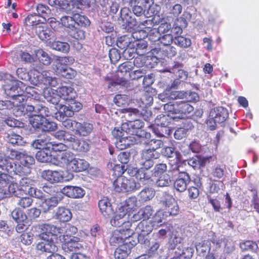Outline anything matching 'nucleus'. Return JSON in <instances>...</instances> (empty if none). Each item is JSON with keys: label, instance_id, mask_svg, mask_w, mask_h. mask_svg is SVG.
I'll use <instances>...</instances> for the list:
<instances>
[{"label": "nucleus", "instance_id": "f257e3e1", "mask_svg": "<svg viewBox=\"0 0 259 259\" xmlns=\"http://www.w3.org/2000/svg\"><path fill=\"white\" fill-rule=\"evenodd\" d=\"M40 233L37 235L41 241L36 245V249L41 252L52 253L47 259H65V258L57 253H54L58 251L57 243L58 237H61L63 230L50 224H43L39 225Z\"/></svg>", "mask_w": 259, "mask_h": 259}, {"label": "nucleus", "instance_id": "f03ea898", "mask_svg": "<svg viewBox=\"0 0 259 259\" xmlns=\"http://www.w3.org/2000/svg\"><path fill=\"white\" fill-rule=\"evenodd\" d=\"M42 108L46 109V114L40 112H33L34 114L30 117L29 121L32 126L36 131L42 132L54 131L57 129V124L53 121H50L46 117L53 116L55 112L42 104H39Z\"/></svg>", "mask_w": 259, "mask_h": 259}, {"label": "nucleus", "instance_id": "7ed1b4c3", "mask_svg": "<svg viewBox=\"0 0 259 259\" xmlns=\"http://www.w3.org/2000/svg\"><path fill=\"white\" fill-rule=\"evenodd\" d=\"M0 80L4 81L3 85L5 93L11 98L17 94L24 93L25 84L15 79L10 74L0 72Z\"/></svg>", "mask_w": 259, "mask_h": 259}, {"label": "nucleus", "instance_id": "20e7f679", "mask_svg": "<svg viewBox=\"0 0 259 259\" xmlns=\"http://www.w3.org/2000/svg\"><path fill=\"white\" fill-rule=\"evenodd\" d=\"M139 118L135 119L133 120H128V122L122 123L119 128L126 135L129 134L131 135V136H134L139 141H141V138L144 137L148 138L150 137V134L141 129L144 123Z\"/></svg>", "mask_w": 259, "mask_h": 259}, {"label": "nucleus", "instance_id": "39448f33", "mask_svg": "<svg viewBox=\"0 0 259 259\" xmlns=\"http://www.w3.org/2000/svg\"><path fill=\"white\" fill-rule=\"evenodd\" d=\"M4 167V172H0V187H3L11 182V179L17 180L15 176H23L25 171L20 165H15L13 163L3 162Z\"/></svg>", "mask_w": 259, "mask_h": 259}, {"label": "nucleus", "instance_id": "423d86ee", "mask_svg": "<svg viewBox=\"0 0 259 259\" xmlns=\"http://www.w3.org/2000/svg\"><path fill=\"white\" fill-rule=\"evenodd\" d=\"M113 185L114 190L117 192H132L141 187L140 183L136 182L134 178L128 179L122 176L118 177Z\"/></svg>", "mask_w": 259, "mask_h": 259}, {"label": "nucleus", "instance_id": "0eeeda50", "mask_svg": "<svg viewBox=\"0 0 259 259\" xmlns=\"http://www.w3.org/2000/svg\"><path fill=\"white\" fill-rule=\"evenodd\" d=\"M58 136H62L64 140L69 147L78 152H86L89 150V144L84 141L79 140L75 136L61 131L57 133Z\"/></svg>", "mask_w": 259, "mask_h": 259}, {"label": "nucleus", "instance_id": "6e6552de", "mask_svg": "<svg viewBox=\"0 0 259 259\" xmlns=\"http://www.w3.org/2000/svg\"><path fill=\"white\" fill-rule=\"evenodd\" d=\"M112 133L114 137L119 139L116 142V146L120 150L126 149L132 145L141 142L134 136H125L126 133L119 127H115Z\"/></svg>", "mask_w": 259, "mask_h": 259}, {"label": "nucleus", "instance_id": "1a4fd4ad", "mask_svg": "<svg viewBox=\"0 0 259 259\" xmlns=\"http://www.w3.org/2000/svg\"><path fill=\"white\" fill-rule=\"evenodd\" d=\"M13 113L16 116H21L32 112H40L42 114H46V109L42 108L39 104L35 105H26L21 104L14 105L12 108Z\"/></svg>", "mask_w": 259, "mask_h": 259}, {"label": "nucleus", "instance_id": "9d476101", "mask_svg": "<svg viewBox=\"0 0 259 259\" xmlns=\"http://www.w3.org/2000/svg\"><path fill=\"white\" fill-rule=\"evenodd\" d=\"M127 220L126 210L124 207H119L111 220L110 223L114 227H119L122 226V228H124V229H131L132 224Z\"/></svg>", "mask_w": 259, "mask_h": 259}, {"label": "nucleus", "instance_id": "9b49d317", "mask_svg": "<svg viewBox=\"0 0 259 259\" xmlns=\"http://www.w3.org/2000/svg\"><path fill=\"white\" fill-rule=\"evenodd\" d=\"M68 105L60 104L59 108L57 112L55 113V117L57 119H62L64 115L67 116H73L75 112L78 111L81 108V104L79 102H76L72 100Z\"/></svg>", "mask_w": 259, "mask_h": 259}, {"label": "nucleus", "instance_id": "f8f14e48", "mask_svg": "<svg viewBox=\"0 0 259 259\" xmlns=\"http://www.w3.org/2000/svg\"><path fill=\"white\" fill-rule=\"evenodd\" d=\"M140 156L141 165L146 169H149L153 166L154 160L159 157L160 153L157 151L149 148L143 150L140 153Z\"/></svg>", "mask_w": 259, "mask_h": 259}, {"label": "nucleus", "instance_id": "ddd939ff", "mask_svg": "<svg viewBox=\"0 0 259 259\" xmlns=\"http://www.w3.org/2000/svg\"><path fill=\"white\" fill-rule=\"evenodd\" d=\"M133 234L134 231L132 229H124V228L116 229L112 233L110 239V243L112 245L114 246L119 245L126 241Z\"/></svg>", "mask_w": 259, "mask_h": 259}, {"label": "nucleus", "instance_id": "4468645a", "mask_svg": "<svg viewBox=\"0 0 259 259\" xmlns=\"http://www.w3.org/2000/svg\"><path fill=\"white\" fill-rule=\"evenodd\" d=\"M42 178L51 183H58L63 181H68L72 180L74 175L72 173H68L65 177L60 172L51 170H45L42 173Z\"/></svg>", "mask_w": 259, "mask_h": 259}, {"label": "nucleus", "instance_id": "2eb2a0df", "mask_svg": "<svg viewBox=\"0 0 259 259\" xmlns=\"http://www.w3.org/2000/svg\"><path fill=\"white\" fill-rule=\"evenodd\" d=\"M162 203L165 207V213L166 215L167 213H168L169 215L174 216L178 214L179 207L177 201L171 195L165 194Z\"/></svg>", "mask_w": 259, "mask_h": 259}, {"label": "nucleus", "instance_id": "dca6fc26", "mask_svg": "<svg viewBox=\"0 0 259 259\" xmlns=\"http://www.w3.org/2000/svg\"><path fill=\"white\" fill-rule=\"evenodd\" d=\"M63 241L62 248L66 252H76L83 247L80 239L76 237L72 236L69 240L65 238Z\"/></svg>", "mask_w": 259, "mask_h": 259}, {"label": "nucleus", "instance_id": "f3484780", "mask_svg": "<svg viewBox=\"0 0 259 259\" xmlns=\"http://www.w3.org/2000/svg\"><path fill=\"white\" fill-rule=\"evenodd\" d=\"M63 197L61 193H57L54 196L46 199L41 204L44 211L46 212L56 207Z\"/></svg>", "mask_w": 259, "mask_h": 259}, {"label": "nucleus", "instance_id": "a211bd4d", "mask_svg": "<svg viewBox=\"0 0 259 259\" xmlns=\"http://www.w3.org/2000/svg\"><path fill=\"white\" fill-rule=\"evenodd\" d=\"M209 117L214 119L218 123H222L228 118V112L227 109L223 107H215L210 111Z\"/></svg>", "mask_w": 259, "mask_h": 259}, {"label": "nucleus", "instance_id": "6ab92c4d", "mask_svg": "<svg viewBox=\"0 0 259 259\" xmlns=\"http://www.w3.org/2000/svg\"><path fill=\"white\" fill-rule=\"evenodd\" d=\"M63 195H65L72 198H79L82 197L85 193L84 191L80 187L72 186H66L64 187L61 193Z\"/></svg>", "mask_w": 259, "mask_h": 259}, {"label": "nucleus", "instance_id": "aec40b11", "mask_svg": "<svg viewBox=\"0 0 259 259\" xmlns=\"http://www.w3.org/2000/svg\"><path fill=\"white\" fill-rule=\"evenodd\" d=\"M74 157L75 155L72 152L65 151L57 155V161L58 162L57 163L55 162H53V163L60 166H66L67 168L69 164L72 162Z\"/></svg>", "mask_w": 259, "mask_h": 259}, {"label": "nucleus", "instance_id": "412c9836", "mask_svg": "<svg viewBox=\"0 0 259 259\" xmlns=\"http://www.w3.org/2000/svg\"><path fill=\"white\" fill-rule=\"evenodd\" d=\"M183 64L177 62H174L168 66L167 71L175 74L177 77L182 80L187 78V72L183 69Z\"/></svg>", "mask_w": 259, "mask_h": 259}, {"label": "nucleus", "instance_id": "4be33fe9", "mask_svg": "<svg viewBox=\"0 0 259 259\" xmlns=\"http://www.w3.org/2000/svg\"><path fill=\"white\" fill-rule=\"evenodd\" d=\"M89 167V163L84 159L74 158L69 164L68 170L77 172L86 170Z\"/></svg>", "mask_w": 259, "mask_h": 259}, {"label": "nucleus", "instance_id": "5701e85b", "mask_svg": "<svg viewBox=\"0 0 259 259\" xmlns=\"http://www.w3.org/2000/svg\"><path fill=\"white\" fill-rule=\"evenodd\" d=\"M190 181L189 175L187 172H182L175 182V188L179 192H184L186 190L187 185Z\"/></svg>", "mask_w": 259, "mask_h": 259}, {"label": "nucleus", "instance_id": "b1692460", "mask_svg": "<svg viewBox=\"0 0 259 259\" xmlns=\"http://www.w3.org/2000/svg\"><path fill=\"white\" fill-rule=\"evenodd\" d=\"M52 140L50 137L47 135H44L39 139L35 140L32 144V146L35 149L50 150L52 146Z\"/></svg>", "mask_w": 259, "mask_h": 259}, {"label": "nucleus", "instance_id": "393cba45", "mask_svg": "<svg viewBox=\"0 0 259 259\" xmlns=\"http://www.w3.org/2000/svg\"><path fill=\"white\" fill-rule=\"evenodd\" d=\"M21 152V151H18L12 148H7L4 153V159L0 158V162L3 164V162L6 160V162L13 163L15 165H19V164H17L10 160H19Z\"/></svg>", "mask_w": 259, "mask_h": 259}, {"label": "nucleus", "instance_id": "a878e982", "mask_svg": "<svg viewBox=\"0 0 259 259\" xmlns=\"http://www.w3.org/2000/svg\"><path fill=\"white\" fill-rule=\"evenodd\" d=\"M98 206L101 213L105 218L109 217L113 212L112 205L107 197H104L100 200Z\"/></svg>", "mask_w": 259, "mask_h": 259}, {"label": "nucleus", "instance_id": "bb28decb", "mask_svg": "<svg viewBox=\"0 0 259 259\" xmlns=\"http://www.w3.org/2000/svg\"><path fill=\"white\" fill-rule=\"evenodd\" d=\"M57 92L62 99L66 101H69L74 99L76 96V93L74 89L70 87L63 86L58 89Z\"/></svg>", "mask_w": 259, "mask_h": 259}, {"label": "nucleus", "instance_id": "cd10ccee", "mask_svg": "<svg viewBox=\"0 0 259 259\" xmlns=\"http://www.w3.org/2000/svg\"><path fill=\"white\" fill-rule=\"evenodd\" d=\"M154 225L151 221L143 220L137 225L136 231L141 236H144L150 234L153 229Z\"/></svg>", "mask_w": 259, "mask_h": 259}, {"label": "nucleus", "instance_id": "c85d7f7f", "mask_svg": "<svg viewBox=\"0 0 259 259\" xmlns=\"http://www.w3.org/2000/svg\"><path fill=\"white\" fill-rule=\"evenodd\" d=\"M35 29L36 35L43 41H48L54 37V32L42 25L36 26Z\"/></svg>", "mask_w": 259, "mask_h": 259}, {"label": "nucleus", "instance_id": "c756f323", "mask_svg": "<svg viewBox=\"0 0 259 259\" xmlns=\"http://www.w3.org/2000/svg\"><path fill=\"white\" fill-rule=\"evenodd\" d=\"M162 154L166 157L175 158L174 164H171V170H176L178 169L177 162L179 161V153L175 151V148L171 147H166L162 149Z\"/></svg>", "mask_w": 259, "mask_h": 259}, {"label": "nucleus", "instance_id": "7c9ffc66", "mask_svg": "<svg viewBox=\"0 0 259 259\" xmlns=\"http://www.w3.org/2000/svg\"><path fill=\"white\" fill-rule=\"evenodd\" d=\"M188 95V93L187 92L171 91L166 92L162 95H159V97L161 100H164L165 98L170 100H177L186 98Z\"/></svg>", "mask_w": 259, "mask_h": 259}, {"label": "nucleus", "instance_id": "2f4dec72", "mask_svg": "<svg viewBox=\"0 0 259 259\" xmlns=\"http://www.w3.org/2000/svg\"><path fill=\"white\" fill-rule=\"evenodd\" d=\"M155 53L157 54V56L156 57L157 58H162L165 57L171 58L176 55L177 51L175 47L170 45L164 48L159 49V50H154L153 54H154Z\"/></svg>", "mask_w": 259, "mask_h": 259}, {"label": "nucleus", "instance_id": "473e14b6", "mask_svg": "<svg viewBox=\"0 0 259 259\" xmlns=\"http://www.w3.org/2000/svg\"><path fill=\"white\" fill-rule=\"evenodd\" d=\"M20 163L24 166V167L21 166L25 172L23 175H25L27 173H29V171L28 169V167L29 165H32L34 162V158L29 155H28L26 151H21L20 157L19 158Z\"/></svg>", "mask_w": 259, "mask_h": 259}, {"label": "nucleus", "instance_id": "72a5a7b5", "mask_svg": "<svg viewBox=\"0 0 259 259\" xmlns=\"http://www.w3.org/2000/svg\"><path fill=\"white\" fill-rule=\"evenodd\" d=\"M44 95L47 101L53 104L57 105L60 101V96L57 90L47 88L44 90Z\"/></svg>", "mask_w": 259, "mask_h": 259}, {"label": "nucleus", "instance_id": "f704fd0d", "mask_svg": "<svg viewBox=\"0 0 259 259\" xmlns=\"http://www.w3.org/2000/svg\"><path fill=\"white\" fill-rule=\"evenodd\" d=\"M132 246L127 244V242L121 244L116 248L114 252V256L117 259H125L131 251Z\"/></svg>", "mask_w": 259, "mask_h": 259}, {"label": "nucleus", "instance_id": "c9c22d12", "mask_svg": "<svg viewBox=\"0 0 259 259\" xmlns=\"http://www.w3.org/2000/svg\"><path fill=\"white\" fill-rule=\"evenodd\" d=\"M55 217L57 219L61 222H68L72 218V213L69 209L64 207H59L56 210Z\"/></svg>", "mask_w": 259, "mask_h": 259}, {"label": "nucleus", "instance_id": "e433bc0d", "mask_svg": "<svg viewBox=\"0 0 259 259\" xmlns=\"http://www.w3.org/2000/svg\"><path fill=\"white\" fill-rule=\"evenodd\" d=\"M56 72L67 79H71L76 75V71L67 66H57Z\"/></svg>", "mask_w": 259, "mask_h": 259}, {"label": "nucleus", "instance_id": "4c0bfd02", "mask_svg": "<svg viewBox=\"0 0 259 259\" xmlns=\"http://www.w3.org/2000/svg\"><path fill=\"white\" fill-rule=\"evenodd\" d=\"M144 243L150 245L148 253L149 256H160L162 252V248H159V243L158 242H154L150 243L148 239L146 238Z\"/></svg>", "mask_w": 259, "mask_h": 259}, {"label": "nucleus", "instance_id": "58836bf2", "mask_svg": "<svg viewBox=\"0 0 259 259\" xmlns=\"http://www.w3.org/2000/svg\"><path fill=\"white\" fill-rule=\"evenodd\" d=\"M34 54L39 61L45 65H50L52 59L49 54L43 50L39 49L34 51Z\"/></svg>", "mask_w": 259, "mask_h": 259}, {"label": "nucleus", "instance_id": "ea45409f", "mask_svg": "<svg viewBox=\"0 0 259 259\" xmlns=\"http://www.w3.org/2000/svg\"><path fill=\"white\" fill-rule=\"evenodd\" d=\"M77 9H73L72 12L74 13L75 25L76 24L78 26L81 27H87L90 25V21L89 19L83 15H80V13L81 12H77Z\"/></svg>", "mask_w": 259, "mask_h": 259}, {"label": "nucleus", "instance_id": "a19ab883", "mask_svg": "<svg viewBox=\"0 0 259 259\" xmlns=\"http://www.w3.org/2000/svg\"><path fill=\"white\" fill-rule=\"evenodd\" d=\"M146 169L144 168L140 169L134 168L133 170L132 175L135 176L136 178L142 183L143 184H145V181H148L150 178V176L147 174Z\"/></svg>", "mask_w": 259, "mask_h": 259}, {"label": "nucleus", "instance_id": "79ce46f5", "mask_svg": "<svg viewBox=\"0 0 259 259\" xmlns=\"http://www.w3.org/2000/svg\"><path fill=\"white\" fill-rule=\"evenodd\" d=\"M155 191L152 188H146L139 194V201L146 202L151 200L155 196Z\"/></svg>", "mask_w": 259, "mask_h": 259}, {"label": "nucleus", "instance_id": "37998d69", "mask_svg": "<svg viewBox=\"0 0 259 259\" xmlns=\"http://www.w3.org/2000/svg\"><path fill=\"white\" fill-rule=\"evenodd\" d=\"M6 141L12 145L22 146L25 143L23 138L19 135L11 133L6 137Z\"/></svg>", "mask_w": 259, "mask_h": 259}, {"label": "nucleus", "instance_id": "c03bdc74", "mask_svg": "<svg viewBox=\"0 0 259 259\" xmlns=\"http://www.w3.org/2000/svg\"><path fill=\"white\" fill-rule=\"evenodd\" d=\"M40 16L36 14H31L25 18L24 23L27 26H38L39 23H44L46 21V18L42 17V20L39 19Z\"/></svg>", "mask_w": 259, "mask_h": 259}, {"label": "nucleus", "instance_id": "a18cd8bd", "mask_svg": "<svg viewBox=\"0 0 259 259\" xmlns=\"http://www.w3.org/2000/svg\"><path fill=\"white\" fill-rule=\"evenodd\" d=\"M207 159L196 156L188 160V164L194 169H198L205 166Z\"/></svg>", "mask_w": 259, "mask_h": 259}, {"label": "nucleus", "instance_id": "49530a36", "mask_svg": "<svg viewBox=\"0 0 259 259\" xmlns=\"http://www.w3.org/2000/svg\"><path fill=\"white\" fill-rule=\"evenodd\" d=\"M35 157L36 159L41 162H54L52 156L49 150L43 149L38 151Z\"/></svg>", "mask_w": 259, "mask_h": 259}, {"label": "nucleus", "instance_id": "de8ad7c7", "mask_svg": "<svg viewBox=\"0 0 259 259\" xmlns=\"http://www.w3.org/2000/svg\"><path fill=\"white\" fill-rule=\"evenodd\" d=\"M93 128V125L90 123L79 122L75 133L81 136H87L91 133Z\"/></svg>", "mask_w": 259, "mask_h": 259}, {"label": "nucleus", "instance_id": "09e8293b", "mask_svg": "<svg viewBox=\"0 0 259 259\" xmlns=\"http://www.w3.org/2000/svg\"><path fill=\"white\" fill-rule=\"evenodd\" d=\"M34 183V181L29 178H22L19 182V190L28 193L29 188L33 187Z\"/></svg>", "mask_w": 259, "mask_h": 259}, {"label": "nucleus", "instance_id": "8fccbe9b", "mask_svg": "<svg viewBox=\"0 0 259 259\" xmlns=\"http://www.w3.org/2000/svg\"><path fill=\"white\" fill-rule=\"evenodd\" d=\"M177 110L181 114H189L194 110V107L187 102H177ZM182 116V115H181Z\"/></svg>", "mask_w": 259, "mask_h": 259}, {"label": "nucleus", "instance_id": "3c124183", "mask_svg": "<svg viewBox=\"0 0 259 259\" xmlns=\"http://www.w3.org/2000/svg\"><path fill=\"white\" fill-rule=\"evenodd\" d=\"M62 119H57L62 122V125L66 129L71 131H76L77 125H79V122L73 120L71 119L66 118L68 116L64 115Z\"/></svg>", "mask_w": 259, "mask_h": 259}, {"label": "nucleus", "instance_id": "603ef678", "mask_svg": "<svg viewBox=\"0 0 259 259\" xmlns=\"http://www.w3.org/2000/svg\"><path fill=\"white\" fill-rule=\"evenodd\" d=\"M16 74L18 77L22 80H27L29 79L31 84L37 85L39 83L38 79H32L31 77H29V74L26 72L24 69L19 68L16 71Z\"/></svg>", "mask_w": 259, "mask_h": 259}, {"label": "nucleus", "instance_id": "864d4df0", "mask_svg": "<svg viewBox=\"0 0 259 259\" xmlns=\"http://www.w3.org/2000/svg\"><path fill=\"white\" fill-rule=\"evenodd\" d=\"M125 117L128 120H133L135 119L140 118L142 116V113L138 109L136 108H129L124 109Z\"/></svg>", "mask_w": 259, "mask_h": 259}, {"label": "nucleus", "instance_id": "5fc2aeb1", "mask_svg": "<svg viewBox=\"0 0 259 259\" xmlns=\"http://www.w3.org/2000/svg\"><path fill=\"white\" fill-rule=\"evenodd\" d=\"M50 5L64 11L70 10V4L67 0H51Z\"/></svg>", "mask_w": 259, "mask_h": 259}, {"label": "nucleus", "instance_id": "6e6d98bb", "mask_svg": "<svg viewBox=\"0 0 259 259\" xmlns=\"http://www.w3.org/2000/svg\"><path fill=\"white\" fill-rule=\"evenodd\" d=\"M51 48L55 50L63 53H67L69 50V45L65 42L55 41L51 44Z\"/></svg>", "mask_w": 259, "mask_h": 259}, {"label": "nucleus", "instance_id": "4d7b16f0", "mask_svg": "<svg viewBox=\"0 0 259 259\" xmlns=\"http://www.w3.org/2000/svg\"><path fill=\"white\" fill-rule=\"evenodd\" d=\"M41 75L42 76V81L45 84L52 87H56L58 84L56 78L52 77L49 72L43 71Z\"/></svg>", "mask_w": 259, "mask_h": 259}, {"label": "nucleus", "instance_id": "13d9d810", "mask_svg": "<svg viewBox=\"0 0 259 259\" xmlns=\"http://www.w3.org/2000/svg\"><path fill=\"white\" fill-rule=\"evenodd\" d=\"M158 177V179L156 182V185L158 187H168L172 184L170 177L167 174H164Z\"/></svg>", "mask_w": 259, "mask_h": 259}, {"label": "nucleus", "instance_id": "bf43d9fd", "mask_svg": "<svg viewBox=\"0 0 259 259\" xmlns=\"http://www.w3.org/2000/svg\"><path fill=\"white\" fill-rule=\"evenodd\" d=\"M113 101L117 106L124 107L128 104L130 99L125 95H117L115 96Z\"/></svg>", "mask_w": 259, "mask_h": 259}, {"label": "nucleus", "instance_id": "052dcab7", "mask_svg": "<svg viewBox=\"0 0 259 259\" xmlns=\"http://www.w3.org/2000/svg\"><path fill=\"white\" fill-rule=\"evenodd\" d=\"M11 215L17 223L24 222L27 219L26 215L19 208L14 209L11 213Z\"/></svg>", "mask_w": 259, "mask_h": 259}, {"label": "nucleus", "instance_id": "680f3d73", "mask_svg": "<svg viewBox=\"0 0 259 259\" xmlns=\"http://www.w3.org/2000/svg\"><path fill=\"white\" fill-rule=\"evenodd\" d=\"M177 251L180 254L182 259H189L193 254V250L190 247H187L183 249L182 244H180L177 247Z\"/></svg>", "mask_w": 259, "mask_h": 259}, {"label": "nucleus", "instance_id": "e2e57ef3", "mask_svg": "<svg viewBox=\"0 0 259 259\" xmlns=\"http://www.w3.org/2000/svg\"><path fill=\"white\" fill-rule=\"evenodd\" d=\"M240 247L242 250L255 251L258 246L257 244L252 241L247 240L240 243Z\"/></svg>", "mask_w": 259, "mask_h": 259}, {"label": "nucleus", "instance_id": "0e129e2a", "mask_svg": "<svg viewBox=\"0 0 259 259\" xmlns=\"http://www.w3.org/2000/svg\"><path fill=\"white\" fill-rule=\"evenodd\" d=\"M175 45L181 48H188L191 46V41L189 38L183 36H176L174 39Z\"/></svg>", "mask_w": 259, "mask_h": 259}, {"label": "nucleus", "instance_id": "69168bd1", "mask_svg": "<svg viewBox=\"0 0 259 259\" xmlns=\"http://www.w3.org/2000/svg\"><path fill=\"white\" fill-rule=\"evenodd\" d=\"M167 166L165 163H158L156 164L152 170V175L153 177H158L166 171Z\"/></svg>", "mask_w": 259, "mask_h": 259}, {"label": "nucleus", "instance_id": "338daca9", "mask_svg": "<svg viewBox=\"0 0 259 259\" xmlns=\"http://www.w3.org/2000/svg\"><path fill=\"white\" fill-rule=\"evenodd\" d=\"M72 3V10L77 9V12L82 11L84 6H89L92 0H70Z\"/></svg>", "mask_w": 259, "mask_h": 259}, {"label": "nucleus", "instance_id": "774afa93", "mask_svg": "<svg viewBox=\"0 0 259 259\" xmlns=\"http://www.w3.org/2000/svg\"><path fill=\"white\" fill-rule=\"evenodd\" d=\"M17 197L18 200H17V204L19 207L22 208H26L29 207L33 202V199L28 196L21 197L18 196Z\"/></svg>", "mask_w": 259, "mask_h": 259}]
</instances>
